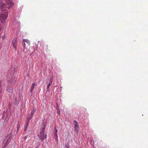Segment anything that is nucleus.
<instances>
[{
    "instance_id": "obj_8",
    "label": "nucleus",
    "mask_w": 148,
    "mask_h": 148,
    "mask_svg": "<svg viewBox=\"0 0 148 148\" xmlns=\"http://www.w3.org/2000/svg\"><path fill=\"white\" fill-rule=\"evenodd\" d=\"M35 111H36V110H35V109L34 108L32 110V111L31 112V114H30V115L29 116L27 117V120L30 121V120L32 118L33 115Z\"/></svg>"
},
{
    "instance_id": "obj_23",
    "label": "nucleus",
    "mask_w": 148,
    "mask_h": 148,
    "mask_svg": "<svg viewBox=\"0 0 148 148\" xmlns=\"http://www.w3.org/2000/svg\"><path fill=\"white\" fill-rule=\"evenodd\" d=\"M10 70H9V73L10 72Z\"/></svg>"
},
{
    "instance_id": "obj_11",
    "label": "nucleus",
    "mask_w": 148,
    "mask_h": 148,
    "mask_svg": "<svg viewBox=\"0 0 148 148\" xmlns=\"http://www.w3.org/2000/svg\"><path fill=\"white\" fill-rule=\"evenodd\" d=\"M53 80V76H52L51 77L50 79V82L48 84V85L47 86V90H49V87L51 86V85L52 81Z\"/></svg>"
},
{
    "instance_id": "obj_12",
    "label": "nucleus",
    "mask_w": 148,
    "mask_h": 148,
    "mask_svg": "<svg viewBox=\"0 0 148 148\" xmlns=\"http://www.w3.org/2000/svg\"><path fill=\"white\" fill-rule=\"evenodd\" d=\"M30 121L27 120L26 121L25 125L24 126V131L26 132L27 130V127H28L29 124V123Z\"/></svg>"
},
{
    "instance_id": "obj_13",
    "label": "nucleus",
    "mask_w": 148,
    "mask_h": 148,
    "mask_svg": "<svg viewBox=\"0 0 148 148\" xmlns=\"http://www.w3.org/2000/svg\"><path fill=\"white\" fill-rule=\"evenodd\" d=\"M58 132L57 130L56 129V127L54 128V134L55 136L56 137L57 139H58V136L57 135V132Z\"/></svg>"
},
{
    "instance_id": "obj_17",
    "label": "nucleus",
    "mask_w": 148,
    "mask_h": 148,
    "mask_svg": "<svg viewBox=\"0 0 148 148\" xmlns=\"http://www.w3.org/2000/svg\"><path fill=\"white\" fill-rule=\"evenodd\" d=\"M24 40H25V39H23V42H22V43H23V46H24V47H25V41H24Z\"/></svg>"
},
{
    "instance_id": "obj_6",
    "label": "nucleus",
    "mask_w": 148,
    "mask_h": 148,
    "mask_svg": "<svg viewBox=\"0 0 148 148\" xmlns=\"http://www.w3.org/2000/svg\"><path fill=\"white\" fill-rule=\"evenodd\" d=\"M73 123L74 126L75 131L77 134L78 132V129L79 127V125L78 124L77 122L75 120H74L73 121Z\"/></svg>"
},
{
    "instance_id": "obj_19",
    "label": "nucleus",
    "mask_w": 148,
    "mask_h": 148,
    "mask_svg": "<svg viewBox=\"0 0 148 148\" xmlns=\"http://www.w3.org/2000/svg\"><path fill=\"white\" fill-rule=\"evenodd\" d=\"M27 137L25 136V137H24V139L25 140H26V139H27Z\"/></svg>"
},
{
    "instance_id": "obj_15",
    "label": "nucleus",
    "mask_w": 148,
    "mask_h": 148,
    "mask_svg": "<svg viewBox=\"0 0 148 148\" xmlns=\"http://www.w3.org/2000/svg\"><path fill=\"white\" fill-rule=\"evenodd\" d=\"M5 111H4L3 112V113L2 114V118H3H3L4 116L5 115Z\"/></svg>"
},
{
    "instance_id": "obj_1",
    "label": "nucleus",
    "mask_w": 148,
    "mask_h": 148,
    "mask_svg": "<svg viewBox=\"0 0 148 148\" xmlns=\"http://www.w3.org/2000/svg\"><path fill=\"white\" fill-rule=\"evenodd\" d=\"M46 125V123L45 122H43L42 123V127L41 128L40 130V135L39 136L38 135V136L39 137L40 139L42 141L44 139L46 138L47 135L44 133L45 132V129Z\"/></svg>"
},
{
    "instance_id": "obj_10",
    "label": "nucleus",
    "mask_w": 148,
    "mask_h": 148,
    "mask_svg": "<svg viewBox=\"0 0 148 148\" xmlns=\"http://www.w3.org/2000/svg\"><path fill=\"white\" fill-rule=\"evenodd\" d=\"M13 0H5L6 3L9 5L8 8L11 7V6L14 4V2L12 1Z\"/></svg>"
},
{
    "instance_id": "obj_20",
    "label": "nucleus",
    "mask_w": 148,
    "mask_h": 148,
    "mask_svg": "<svg viewBox=\"0 0 148 148\" xmlns=\"http://www.w3.org/2000/svg\"><path fill=\"white\" fill-rule=\"evenodd\" d=\"M28 41V40H24V41L26 42H27V41Z\"/></svg>"
},
{
    "instance_id": "obj_2",
    "label": "nucleus",
    "mask_w": 148,
    "mask_h": 148,
    "mask_svg": "<svg viewBox=\"0 0 148 148\" xmlns=\"http://www.w3.org/2000/svg\"><path fill=\"white\" fill-rule=\"evenodd\" d=\"M14 73V72H12L10 73L11 76H9L8 75V76L7 79L8 84V85H13L15 84L16 82V80L17 79L16 77H13L12 75H13Z\"/></svg>"
},
{
    "instance_id": "obj_14",
    "label": "nucleus",
    "mask_w": 148,
    "mask_h": 148,
    "mask_svg": "<svg viewBox=\"0 0 148 148\" xmlns=\"http://www.w3.org/2000/svg\"><path fill=\"white\" fill-rule=\"evenodd\" d=\"M35 84L34 83H33L32 84V87L30 90V91L31 92H32L33 89L35 86Z\"/></svg>"
},
{
    "instance_id": "obj_18",
    "label": "nucleus",
    "mask_w": 148,
    "mask_h": 148,
    "mask_svg": "<svg viewBox=\"0 0 148 148\" xmlns=\"http://www.w3.org/2000/svg\"><path fill=\"white\" fill-rule=\"evenodd\" d=\"M57 113L58 114H59L60 113V111L59 110H58V112H57Z\"/></svg>"
},
{
    "instance_id": "obj_9",
    "label": "nucleus",
    "mask_w": 148,
    "mask_h": 148,
    "mask_svg": "<svg viewBox=\"0 0 148 148\" xmlns=\"http://www.w3.org/2000/svg\"><path fill=\"white\" fill-rule=\"evenodd\" d=\"M17 44V39L16 38H14L12 41V44L13 45V47L14 48L15 50L16 51V45Z\"/></svg>"
},
{
    "instance_id": "obj_16",
    "label": "nucleus",
    "mask_w": 148,
    "mask_h": 148,
    "mask_svg": "<svg viewBox=\"0 0 148 148\" xmlns=\"http://www.w3.org/2000/svg\"><path fill=\"white\" fill-rule=\"evenodd\" d=\"M17 125H18V126L17 127V132H18L19 130L20 125H19L18 123L17 124Z\"/></svg>"
},
{
    "instance_id": "obj_3",
    "label": "nucleus",
    "mask_w": 148,
    "mask_h": 148,
    "mask_svg": "<svg viewBox=\"0 0 148 148\" xmlns=\"http://www.w3.org/2000/svg\"><path fill=\"white\" fill-rule=\"evenodd\" d=\"M11 141V136L8 135L5 136L4 139L2 143V148H5Z\"/></svg>"
},
{
    "instance_id": "obj_24",
    "label": "nucleus",
    "mask_w": 148,
    "mask_h": 148,
    "mask_svg": "<svg viewBox=\"0 0 148 148\" xmlns=\"http://www.w3.org/2000/svg\"><path fill=\"white\" fill-rule=\"evenodd\" d=\"M67 146H66L65 147H67Z\"/></svg>"
},
{
    "instance_id": "obj_7",
    "label": "nucleus",
    "mask_w": 148,
    "mask_h": 148,
    "mask_svg": "<svg viewBox=\"0 0 148 148\" xmlns=\"http://www.w3.org/2000/svg\"><path fill=\"white\" fill-rule=\"evenodd\" d=\"M6 6V4L5 3H2L1 4L0 8L2 11H4L5 12H7L8 10L5 9Z\"/></svg>"
},
{
    "instance_id": "obj_22",
    "label": "nucleus",
    "mask_w": 148,
    "mask_h": 148,
    "mask_svg": "<svg viewBox=\"0 0 148 148\" xmlns=\"http://www.w3.org/2000/svg\"><path fill=\"white\" fill-rule=\"evenodd\" d=\"M67 148H70L68 146H67Z\"/></svg>"
},
{
    "instance_id": "obj_21",
    "label": "nucleus",
    "mask_w": 148,
    "mask_h": 148,
    "mask_svg": "<svg viewBox=\"0 0 148 148\" xmlns=\"http://www.w3.org/2000/svg\"><path fill=\"white\" fill-rule=\"evenodd\" d=\"M19 23H18V22L17 23V24L18 25H19Z\"/></svg>"
},
{
    "instance_id": "obj_4",
    "label": "nucleus",
    "mask_w": 148,
    "mask_h": 148,
    "mask_svg": "<svg viewBox=\"0 0 148 148\" xmlns=\"http://www.w3.org/2000/svg\"><path fill=\"white\" fill-rule=\"evenodd\" d=\"M8 16V15L1 14L0 15V21L1 23H4L6 20Z\"/></svg>"
},
{
    "instance_id": "obj_5",
    "label": "nucleus",
    "mask_w": 148,
    "mask_h": 148,
    "mask_svg": "<svg viewBox=\"0 0 148 148\" xmlns=\"http://www.w3.org/2000/svg\"><path fill=\"white\" fill-rule=\"evenodd\" d=\"M13 88L12 86L8 85L6 90L10 93L9 94V95H10V94H11V95L13 96L14 95V94L13 92Z\"/></svg>"
}]
</instances>
